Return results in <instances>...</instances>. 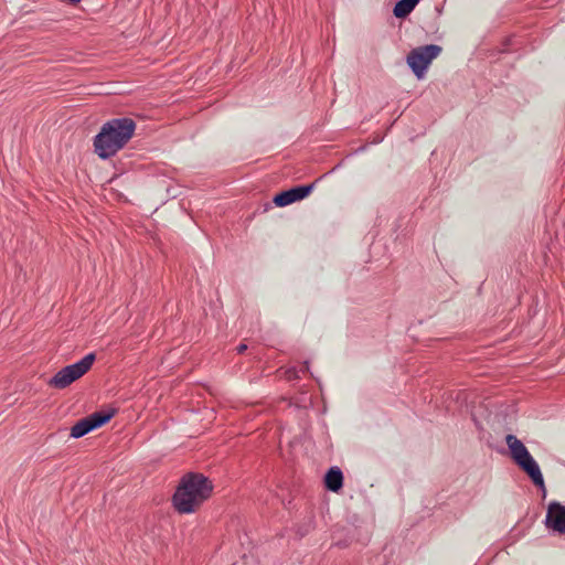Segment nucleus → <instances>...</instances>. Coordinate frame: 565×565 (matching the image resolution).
<instances>
[{
    "label": "nucleus",
    "mask_w": 565,
    "mask_h": 565,
    "mask_svg": "<svg viewBox=\"0 0 565 565\" xmlns=\"http://www.w3.org/2000/svg\"><path fill=\"white\" fill-rule=\"evenodd\" d=\"M95 359V353H88L78 362L64 366L49 380L47 385L57 390L66 388L89 371Z\"/></svg>",
    "instance_id": "20e7f679"
},
{
    "label": "nucleus",
    "mask_w": 565,
    "mask_h": 565,
    "mask_svg": "<svg viewBox=\"0 0 565 565\" xmlns=\"http://www.w3.org/2000/svg\"><path fill=\"white\" fill-rule=\"evenodd\" d=\"M505 443L510 450V456L518 467L524 471L532 482L543 491L545 495V483L539 463L531 456L524 444L514 435L509 434L505 437Z\"/></svg>",
    "instance_id": "7ed1b4c3"
},
{
    "label": "nucleus",
    "mask_w": 565,
    "mask_h": 565,
    "mask_svg": "<svg viewBox=\"0 0 565 565\" xmlns=\"http://www.w3.org/2000/svg\"><path fill=\"white\" fill-rule=\"evenodd\" d=\"M135 130L136 122L129 117L106 121L94 137V152L103 160L114 157L132 138Z\"/></svg>",
    "instance_id": "f03ea898"
},
{
    "label": "nucleus",
    "mask_w": 565,
    "mask_h": 565,
    "mask_svg": "<svg viewBox=\"0 0 565 565\" xmlns=\"http://www.w3.org/2000/svg\"><path fill=\"white\" fill-rule=\"evenodd\" d=\"M544 524L554 532L565 534V505L552 501L547 507Z\"/></svg>",
    "instance_id": "6e6552de"
},
{
    "label": "nucleus",
    "mask_w": 565,
    "mask_h": 565,
    "mask_svg": "<svg viewBox=\"0 0 565 565\" xmlns=\"http://www.w3.org/2000/svg\"><path fill=\"white\" fill-rule=\"evenodd\" d=\"M415 8L403 0H398L393 9V14L398 19L406 18Z\"/></svg>",
    "instance_id": "9d476101"
},
{
    "label": "nucleus",
    "mask_w": 565,
    "mask_h": 565,
    "mask_svg": "<svg viewBox=\"0 0 565 565\" xmlns=\"http://www.w3.org/2000/svg\"><path fill=\"white\" fill-rule=\"evenodd\" d=\"M72 4H77L79 0H68Z\"/></svg>",
    "instance_id": "f8f14e48"
},
{
    "label": "nucleus",
    "mask_w": 565,
    "mask_h": 565,
    "mask_svg": "<svg viewBox=\"0 0 565 565\" xmlns=\"http://www.w3.org/2000/svg\"><path fill=\"white\" fill-rule=\"evenodd\" d=\"M441 52V46L437 44H428L413 49L407 57L406 63L418 79L425 76V73L431 61Z\"/></svg>",
    "instance_id": "39448f33"
},
{
    "label": "nucleus",
    "mask_w": 565,
    "mask_h": 565,
    "mask_svg": "<svg viewBox=\"0 0 565 565\" xmlns=\"http://www.w3.org/2000/svg\"><path fill=\"white\" fill-rule=\"evenodd\" d=\"M114 409L95 412L79 419L75 425H73L70 436L75 439L84 437L90 431L107 424L114 417Z\"/></svg>",
    "instance_id": "423d86ee"
},
{
    "label": "nucleus",
    "mask_w": 565,
    "mask_h": 565,
    "mask_svg": "<svg viewBox=\"0 0 565 565\" xmlns=\"http://www.w3.org/2000/svg\"><path fill=\"white\" fill-rule=\"evenodd\" d=\"M247 350V345L245 343H241L239 345H237L236 348V351L238 354H242L244 353L245 351Z\"/></svg>",
    "instance_id": "9b49d317"
},
{
    "label": "nucleus",
    "mask_w": 565,
    "mask_h": 565,
    "mask_svg": "<svg viewBox=\"0 0 565 565\" xmlns=\"http://www.w3.org/2000/svg\"><path fill=\"white\" fill-rule=\"evenodd\" d=\"M213 492L212 481L200 472L183 475L172 495V505L180 514L195 512Z\"/></svg>",
    "instance_id": "f257e3e1"
},
{
    "label": "nucleus",
    "mask_w": 565,
    "mask_h": 565,
    "mask_svg": "<svg viewBox=\"0 0 565 565\" xmlns=\"http://www.w3.org/2000/svg\"><path fill=\"white\" fill-rule=\"evenodd\" d=\"M315 185H316V182L310 183V184L294 186L289 190L281 191L274 196L273 202L275 203L276 206H279V207L287 206L289 204H292L297 201H300V200L307 198L313 190Z\"/></svg>",
    "instance_id": "0eeeda50"
},
{
    "label": "nucleus",
    "mask_w": 565,
    "mask_h": 565,
    "mask_svg": "<svg viewBox=\"0 0 565 565\" xmlns=\"http://www.w3.org/2000/svg\"><path fill=\"white\" fill-rule=\"evenodd\" d=\"M324 487L329 491L339 492L343 487V473L339 467H331L324 476Z\"/></svg>",
    "instance_id": "1a4fd4ad"
}]
</instances>
